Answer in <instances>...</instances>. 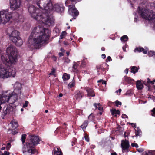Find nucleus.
I'll list each match as a JSON object with an SVG mask.
<instances>
[{
    "mask_svg": "<svg viewBox=\"0 0 155 155\" xmlns=\"http://www.w3.org/2000/svg\"><path fill=\"white\" fill-rule=\"evenodd\" d=\"M51 31L48 29L37 26L34 28L29 38L30 45L38 48L45 43H48Z\"/></svg>",
    "mask_w": 155,
    "mask_h": 155,
    "instance_id": "1",
    "label": "nucleus"
},
{
    "mask_svg": "<svg viewBox=\"0 0 155 155\" xmlns=\"http://www.w3.org/2000/svg\"><path fill=\"white\" fill-rule=\"evenodd\" d=\"M30 140L22 148V152L25 155H31L36 152L35 147L39 143L41 140L38 136H30Z\"/></svg>",
    "mask_w": 155,
    "mask_h": 155,
    "instance_id": "2",
    "label": "nucleus"
},
{
    "mask_svg": "<svg viewBox=\"0 0 155 155\" xmlns=\"http://www.w3.org/2000/svg\"><path fill=\"white\" fill-rule=\"evenodd\" d=\"M47 1L48 3L46 5L42 4V8H44L43 12L48 14L52 11L58 12H61L64 11V8L62 4L57 3L53 5L51 2V0H47Z\"/></svg>",
    "mask_w": 155,
    "mask_h": 155,
    "instance_id": "3",
    "label": "nucleus"
},
{
    "mask_svg": "<svg viewBox=\"0 0 155 155\" xmlns=\"http://www.w3.org/2000/svg\"><path fill=\"white\" fill-rule=\"evenodd\" d=\"M16 74L15 69L12 68L8 69L4 66L0 69V78H7L10 77H14Z\"/></svg>",
    "mask_w": 155,
    "mask_h": 155,
    "instance_id": "4",
    "label": "nucleus"
},
{
    "mask_svg": "<svg viewBox=\"0 0 155 155\" xmlns=\"http://www.w3.org/2000/svg\"><path fill=\"white\" fill-rule=\"evenodd\" d=\"M8 91H4L2 92V94H0V104L8 103L10 99H12L14 101L18 99L15 95H14L13 93L11 92L8 94Z\"/></svg>",
    "mask_w": 155,
    "mask_h": 155,
    "instance_id": "5",
    "label": "nucleus"
},
{
    "mask_svg": "<svg viewBox=\"0 0 155 155\" xmlns=\"http://www.w3.org/2000/svg\"><path fill=\"white\" fill-rule=\"evenodd\" d=\"M10 40L18 47L22 45L23 41L20 37V32L17 30L13 31L9 35Z\"/></svg>",
    "mask_w": 155,
    "mask_h": 155,
    "instance_id": "6",
    "label": "nucleus"
},
{
    "mask_svg": "<svg viewBox=\"0 0 155 155\" xmlns=\"http://www.w3.org/2000/svg\"><path fill=\"white\" fill-rule=\"evenodd\" d=\"M43 13L41 15V19L38 21L42 22L48 26L53 25L54 24V19L52 15H49L48 14Z\"/></svg>",
    "mask_w": 155,
    "mask_h": 155,
    "instance_id": "7",
    "label": "nucleus"
},
{
    "mask_svg": "<svg viewBox=\"0 0 155 155\" xmlns=\"http://www.w3.org/2000/svg\"><path fill=\"white\" fill-rule=\"evenodd\" d=\"M12 18L11 12L8 9L0 11V24H5Z\"/></svg>",
    "mask_w": 155,
    "mask_h": 155,
    "instance_id": "8",
    "label": "nucleus"
},
{
    "mask_svg": "<svg viewBox=\"0 0 155 155\" xmlns=\"http://www.w3.org/2000/svg\"><path fill=\"white\" fill-rule=\"evenodd\" d=\"M28 11L31 16L35 19L38 21V20L41 19V15L40 13H37L39 10L36 9V8L32 5H30L28 8Z\"/></svg>",
    "mask_w": 155,
    "mask_h": 155,
    "instance_id": "9",
    "label": "nucleus"
},
{
    "mask_svg": "<svg viewBox=\"0 0 155 155\" xmlns=\"http://www.w3.org/2000/svg\"><path fill=\"white\" fill-rule=\"evenodd\" d=\"M14 109V107H13L12 104H10L7 105V107H4L3 111L1 112V117L3 119H4V117L7 114H11Z\"/></svg>",
    "mask_w": 155,
    "mask_h": 155,
    "instance_id": "10",
    "label": "nucleus"
},
{
    "mask_svg": "<svg viewBox=\"0 0 155 155\" xmlns=\"http://www.w3.org/2000/svg\"><path fill=\"white\" fill-rule=\"evenodd\" d=\"M14 90L13 92H12V93L14 92V95H15L16 98L18 99V96L20 95L21 92V85L18 82H16L15 83L14 86Z\"/></svg>",
    "mask_w": 155,
    "mask_h": 155,
    "instance_id": "11",
    "label": "nucleus"
},
{
    "mask_svg": "<svg viewBox=\"0 0 155 155\" xmlns=\"http://www.w3.org/2000/svg\"><path fill=\"white\" fill-rule=\"evenodd\" d=\"M68 12L73 16V19H75V17L78 16L79 14V12L75 8L74 5H70L69 6Z\"/></svg>",
    "mask_w": 155,
    "mask_h": 155,
    "instance_id": "12",
    "label": "nucleus"
},
{
    "mask_svg": "<svg viewBox=\"0 0 155 155\" xmlns=\"http://www.w3.org/2000/svg\"><path fill=\"white\" fill-rule=\"evenodd\" d=\"M6 52L8 56L18 55L17 48L15 46L12 45H10L7 48Z\"/></svg>",
    "mask_w": 155,
    "mask_h": 155,
    "instance_id": "13",
    "label": "nucleus"
},
{
    "mask_svg": "<svg viewBox=\"0 0 155 155\" xmlns=\"http://www.w3.org/2000/svg\"><path fill=\"white\" fill-rule=\"evenodd\" d=\"M10 8L13 10L19 8L21 5L20 0H10Z\"/></svg>",
    "mask_w": 155,
    "mask_h": 155,
    "instance_id": "14",
    "label": "nucleus"
},
{
    "mask_svg": "<svg viewBox=\"0 0 155 155\" xmlns=\"http://www.w3.org/2000/svg\"><path fill=\"white\" fill-rule=\"evenodd\" d=\"M17 55L8 56L9 60L8 61V64H16L18 61Z\"/></svg>",
    "mask_w": 155,
    "mask_h": 155,
    "instance_id": "15",
    "label": "nucleus"
},
{
    "mask_svg": "<svg viewBox=\"0 0 155 155\" xmlns=\"http://www.w3.org/2000/svg\"><path fill=\"white\" fill-rule=\"evenodd\" d=\"M129 146V142L128 141L123 140L121 141V147L122 148V151L124 153L125 150H127Z\"/></svg>",
    "mask_w": 155,
    "mask_h": 155,
    "instance_id": "16",
    "label": "nucleus"
},
{
    "mask_svg": "<svg viewBox=\"0 0 155 155\" xmlns=\"http://www.w3.org/2000/svg\"><path fill=\"white\" fill-rule=\"evenodd\" d=\"M84 96V93L81 91H77L75 92L74 97L76 100L79 101Z\"/></svg>",
    "mask_w": 155,
    "mask_h": 155,
    "instance_id": "17",
    "label": "nucleus"
},
{
    "mask_svg": "<svg viewBox=\"0 0 155 155\" xmlns=\"http://www.w3.org/2000/svg\"><path fill=\"white\" fill-rule=\"evenodd\" d=\"M148 50V48L147 47L145 48V49H144L143 48H136L134 51L135 52L137 51L139 52H143V54H146Z\"/></svg>",
    "mask_w": 155,
    "mask_h": 155,
    "instance_id": "18",
    "label": "nucleus"
},
{
    "mask_svg": "<svg viewBox=\"0 0 155 155\" xmlns=\"http://www.w3.org/2000/svg\"><path fill=\"white\" fill-rule=\"evenodd\" d=\"M62 152L58 147H55L53 150V155H62Z\"/></svg>",
    "mask_w": 155,
    "mask_h": 155,
    "instance_id": "19",
    "label": "nucleus"
},
{
    "mask_svg": "<svg viewBox=\"0 0 155 155\" xmlns=\"http://www.w3.org/2000/svg\"><path fill=\"white\" fill-rule=\"evenodd\" d=\"M10 124L12 127V130H15L18 126L17 122L15 120L12 121L11 122Z\"/></svg>",
    "mask_w": 155,
    "mask_h": 155,
    "instance_id": "20",
    "label": "nucleus"
},
{
    "mask_svg": "<svg viewBox=\"0 0 155 155\" xmlns=\"http://www.w3.org/2000/svg\"><path fill=\"white\" fill-rule=\"evenodd\" d=\"M86 91L87 92L88 96L91 97H94L95 96L94 92L91 89L87 88L86 89Z\"/></svg>",
    "mask_w": 155,
    "mask_h": 155,
    "instance_id": "21",
    "label": "nucleus"
},
{
    "mask_svg": "<svg viewBox=\"0 0 155 155\" xmlns=\"http://www.w3.org/2000/svg\"><path fill=\"white\" fill-rule=\"evenodd\" d=\"M1 59L2 61L5 64L8 63V59L7 58V56L5 54H2L1 56Z\"/></svg>",
    "mask_w": 155,
    "mask_h": 155,
    "instance_id": "22",
    "label": "nucleus"
},
{
    "mask_svg": "<svg viewBox=\"0 0 155 155\" xmlns=\"http://www.w3.org/2000/svg\"><path fill=\"white\" fill-rule=\"evenodd\" d=\"M136 87L139 90L142 89L143 88V84L140 81H137Z\"/></svg>",
    "mask_w": 155,
    "mask_h": 155,
    "instance_id": "23",
    "label": "nucleus"
},
{
    "mask_svg": "<svg viewBox=\"0 0 155 155\" xmlns=\"http://www.w3.org/2000/svg\"><path fill=\"white\" fill-rule=\"evenodd\" d=\"M31 0H26V1L29 2L31 1ZM43 0H36V2L39 8L42 9V2H43Z\"/></svg>",
    "mask_w": 155,
    "mask_h": 155,
    "instance_id": "24",
    "label": "nucleus"
},
{
    "mask_svg": "<svg viewBox=\"0 0 155 155\" xmlns=\"http://www.w3.org/2000/svg\"><path fill=\"white\" fill-rule=\"evenodd\" d=\"M94 105L96 109H98L100 111H101L102 110L103 107L101 106L100 103H98V104H97L96 103H94Z\"/></svg>",
    "mask_w": 155,
    "mask_h": 155,
    "instance_id": "25",
    "label": "nucleus"
},
{
    "mask_svg": "<svg viewBox=\"0 0 155 155\" xmlns=\"http://www.w3.org/2000/svg\"><path fill=\"white\" fill-rule=\"evenodd\" d=\"M16 20H18V22H23V16L21 15L17 14Z\"/></svg>",
    "mask_w": 155,
    "mask_h": 155,
    "instance_id": "26",
    "label": "nucleus"
},
{
    "mask_svg": "<svg viewBox=\"0 0 155 155\" xmlns=\"http://www.w3.org/2000/svg\"><path fill=\"white\" fill-rule=\"evenodd\" d=\"M88 124V121L87 120H85L83 124L81 126V127L83 130L84 131V130L85 129Z\"/></svg>",
    "mask_w": 155,
    "mask_h": 155,
    "instance_id": "27",
    "label": "nucleus"
},
{
    "mask_svg": "<svg viewBox=\"0 0 155 155\" xmlns=\"http://www.w3.org/2000/svg\"><path fill=\"white\" fill-rule=\"evenodd\" d=\"M111 114L112 115L116 116V114H119L120 113V112L118 110H111Z\"/></svg>",
    "mask_w": 155,
    "mask_h": 155,
    "instance_id": "28",
    "label": "nucleus"
},
{
    "mask_svg": "<svg viewBox=\"0 0 155 155\" xmlns=\"http://www.w3.org/2000/svg\"><path fill=\"white\" fill-rule=\"evenodd\" d=\"M70 78V75L69 74L66 73L64 74L62 78L64 80H66L69 79Z\"/></svg>",
    "mask_w": 155,
    "mask_h": 155,
    "instance_id": "29",
    "label": "nucleus"
},
{
    "mask_svg": "<svg viewBox=\"0 0 155 155\" xmlns=\"http://www.w3.org/2000/svg\"><path fill=\"white\" fill-rule=\"evenodd\" d=\"M135 131H136L135 136L137 137L141 135V131L139 127H137L136 129H135Z\"/></svg>",
    "mask_w": 155,
    "mask_h": 155,
    "instance_id": "30",
    "label": "nucleus"
},
{
    "mask_svg": "<svg viewBox=\"0 0 155 155\" xmlns=\"http://www.w3.org/2000/svg\"><path fill=\"white\" fill-rule=\"evenodd\" d=\"M128 39V38L127 35H124L121 37L120 40L122 42L127 41Z\"/></svg>",
    "mask_w": 155,
    "mask_h": 155,
    "instance_id": "31",
    "label": "nucleus"
},
{
    "mask_svg": "<svg viewBox=\"0 0 155 155\" xmlns=\"http://www.w3.org/2000/svg\"><path fill=\"white\" fill-rule=\"evenodd\" d=\"M138 71V69L137 67L135 66H133L131 68V72L135 74V73L137 72Z\"/></svg>",
    "mask_w": 155,
    "mask_h": 155,
    "instance_id": "32",
    "label": "nucleus"
},
{
    "mask_svg": "<svg viewBox=\"0 0 155 155\" xmlns=\"http://www.w3.org/2000/svg\"><path fill=\"white\" fill-rule=\"evenodd\" d=\"M75 84V80L73 79L72 81L69 83L68 87L70 88L72 87Z\"/></svg>",
    "mask_w": 155,
    "mask_h": 155,
    "instance_id": "33",
    "label": "nucleus"
},
{
    "mask_svg": "<svg viewBox=\"0 0 155 155\" xmlns=\"http://www.w3.org/2000/svg\"><path fill=\"white\" fill-rule=\"evenodd\" d=\"M74 63L73 66V70L74 72H76L77 71V67L78 66V64L76 62H74Z\"/></svg>",
    "mask_w": 155,
    "mask_h": 155,
    "instance_id": "34",
    "label": "nucleus"
},
{
    "mask_svg": "<svg viewBox=\"0 0 155 155\" xmlns=\"http://www.w3.org/2000/svg\"><path fill=\"white\" fill-rule=\"evenodd\" d=\"M148 54L150 57L153 56L155 55V52L153 51H150L148 52Z\"/></svg>",
    "mask_w": 155,
    "mask_h": 155,
    "instance_id": "35",
    "label": "nucleus"
},
{
    "mask_svg": "<svg viewBox=\"0 0 155 155\" xmlns=\"http://www.w3.org/2000/svg\"><path fill=\"white\" fill-rule=\"evenodd\" d=\"M147 153L148 155H155V150H149Z\"/></svg>",
    "mask_w": 155,
    "mask_h": 155,
    "instance_id": "36",
    "label": "nucleus"
},
{
    "mask_svg": "<svg viewBox=\"0 0 155 155\" xmlns=\"http://www.w3.org/2000/svg\"><path fill=\"white\" fill-rule=\"evenodd\" d=\"M26 136V135L25 134H23L22 135L21 140L23 144L25 142Z\"/></svg>",
    "mask_w": 155,
    "mask_h": 155,
    "instance_id": "37",
    "label": "nucleus"
},
{
    "mask_svg": "<svg viewBox=\"0 0 155 155\" xmlns=\"http://www.w3.org/2000/svg\"><path fill=\"white\" fill-rule=\"evenodd\" d=\"M11 153H9L6 151H5L4 152V154L0 150V155H9Z\"/></svg>",
    "mask_w": 155,
    "mask_h": 155,
    "instance_id": "38",
    "label": "nucleus"
},
{
    "mask_svg": "<svg viewBox=\"0 0 155 155\" xmlns=\"http://www.w3.org/2000/svg\"><path fill=\"white\" fill-rule=\"evenodd\" d=\"M115 103L116 106L118 107H119V105H121L122 104L121 102L118 100L116 101Z\"/></svg>",
    "mask_w": 155,
    "mask_h": 155,
    "instance_id": "39",
    "label": "nucleus"
},
{
    "mask_svg": "<svg viewBox=\"0 0 155 155\" xmlns=\"http://www.w3.org/2000/svg\"><path fill=\"white\" fill-rule=\"evenodd\" d=\"M55 70L54 69H53L51 73L49 74L50 75H54L55 76V74H54V72H55Z\"/></svg>",
    "mask_w": 155,
    "mask_h": 155,
    "instance_id": "40",
    "label": "nucleus"
},
{
    "mask_svg": "<svg viewBox=\"0 0 155 155\" xmlns=\"http://www.w3.org/2000/svg\"><path fill=\"white\" fill-rule=\"evenodd\" d=\"M71 2V0H67L65 1V4L66 6H68L69 7V6L70 5H69V4L70 3V2Z\"/></svg>",
    "mask_w": 155,
    "mask_h": 155,
    "instance_id": "41",
    "label": "nucleus"
},
{
    "mask_svg": "<svg viewBox=\"0 0 155 155\" xmlns=\"http://www.w3.org/2000/svg\"><path fill=\"white\" fill-rule=\"evenodd\" d=\"M11 145L10 143H8L7 144V145L6 147V150H9L10 149V148L11 147Z\"/></svg>",
    "mask_w": 155,
    "mask_h": 155,
    "instance_id": "42",
    "label": "nucleus"
},
{
    "mask_svg": "<svg viewBox=\"0 0 155 155\" xmlns=\"http://www.w3.org/2000/svg\"><path fill=\"white\" fill-rule=\"evenodd\" d=\"M28 101H26L23 104V107L25 108L27 107L28 106Z\"/></svg>",
    "mask_w": 155,
    "mask_h": 155,
    "instance_id": "43",
    "label": "nucleus"
},
{
    "mask_svg": "<svg viewBox=\"0 0 155 155\" xmlns=\"http://www.w3.org/2000/svg\"><path fill=\"white\" fill-rule=\"evenodd\" d=\"M152 113L151 115L155 117V107L151 110Z\"/></svg>",
    "mask_w": 155,
    "mask_h": 155,
    "instance_id": "44",
    "label": "nucleus"
},
{
    "mask_svg": "<svg viewBox=\"0 0 155 155\" xmlns=\"http://www.w3.org/2000/svg\"><path fill=\"white\" fill-rule=\"evenodd\" d=\"M70 60L67 58H65L64 59V62H66L67 63H69V62H70Z\"/></svg>",
    "mask_w": 155,
    "mask_h": 155,
    "instance_id": "45",
    "label": "nucleus"
},
{
    "mask_svg": "<svg viewBox=\"0 0 155 155\" xmlns=\"http://www.w3.org/2000/svg\"><path fill=\"white\" fill-rule=\"evenodd\" d=\"M84 138L86 141L87 142H89V138L87 135H85L84 136Z\"/></svg>",
    "mask_w": 155,
    "mask_h": 155,
    "instance_id": "46",
    "label": "nucleus"
},
{
    "mask_svg": "<svg viewBox=\"0 0 155 155\" xmlns=\"http://www.w3.org/2000/svg\"><path fill=\"white\" fill-rule=\"evenodd\" d=\"M131 146L133 147H135L136 148H137L138 147V144L137 143H132L131 144Z\"/></svg>",
    "mask_w": 155,
    "mask_h": 155,
    "instance_id": "47",
    "label": "nucleus"
},
{
    "mask_svg": "<svg viewBox=\"0 0 155 155\" xmlns=\"http://www.w3.org/2000/svg\"><path fill=\"white\" fill-rule=\"evenodd\" d=\"M14 130H12V134L13 135H15L16 133H18V131L17 130H16L15 131H14Z\"/></svg>",
    "mask_w": 155,
    "mask_h": 155,
    "instance_id": "48",
    "label": "nucleus"
},
{
    "mask_svg": "<svg viewBox=\"0 0 155 155\" xmlns=\"http://www.w3.org/2000/svg\"><path fill=\"white\" fill-rule=\"evenodd\" d=\"M130 79L129 78H125V81H127L128 83H130Z\"/></svg>",
    "mask_w": 155,
    "mask_h": 155,
    "instance_id": "49",
    "label": "nucleus"
},
{
    "mask_svg": "<svg viewBox=\"0 0 155 155\" xmlns=\"http://www.w3.org/2000/svg\"><path fill=\"white\" fill-rule=\"evenodd\" d=\"M72 2H77L79 1H80L81 0H71Z\"/></svg>",
    "mask_w": 155,
    "mask_h": 155,
    "instance_id": "50",
    "label": "nucleus"
},
{
    "mask_svg": "<svg viewBox=\"0 0 155 155\" xmlns=\"http://www.w3.org/2000/svg\"><path fill=\"white\" fill-rule=\"evenodd\" d=\"M122 118H127V115H126L125 114H122Z\"/></svg>",
    "mask_w": 155,
    "mask_h": 155,
    "instance_id": "51",
    "label": "nucleus"
},
{
    "mask_svg": "<svg viewBox=\"0 0 155 155\" xmlns=\"http://www.w3.org/2000/svg\"><path fill=\"white\" fill-rule=\"evenodd\" d=\"M96 68L97 69H99L101 68L102 69V66L101 65H97V66Z\"/></svg>",
    "mask_w": 155,
    "mask_h": 155,
    "instance_id": "52",
    "label": "nucleus"
},
{
    "mask_svg": "<svg viewBox=\"0 0 155 155\" xmlns=\"http://www.w3.org/2000/svg\"><path fill=\"white\" fill-rule=\"evenodd\" d=\"M92 113L88 117V119H90L91 120H92V117L93 116L92 115Z\"/></svg>",
    "mask_w": 155,
    "mask_h": 155,
    "instance_id": "53",
    "label": "nucleus"
},
{
    "mask_svg": "<svg viewBox=\"0 0 155 155\" xmlns=\"http://www.w3.org/2000/svg\"><path fill=\"white\" fill-rule=\"evenodd\" d=\"M66 33L65 31H63L62 32L61 35L62 36H64L66 35Z\"/></svg>",
    "mask_w": 155,
    "mask_h": 155,
    "instance_id": "54",
    "label": "nucleus"
},
{
    "mask_svg": "<svg viewBox=\"0 0 155 155\" xmlns=\"http://www.w3.org/2000/svg\"><path fill=\"white\" fill-rule=\"evenodd\" d=\"M137 151L139 152H141L143 151V150L140 148H139L137 149Z\"/></svg>",
    "mask_w": 155,
    "mask_h": 155,
    "instance_id": "55",
    "label": "nucleus"
},
{
    "mask_svg": "<svg viewBox=\"0 0 155 155\" xmlns=\"http://www.w3.org/2000/svg\"><path fill=\"white\" fill-rule=\"evenodd\" d=\"M107 59L109 61H110L111 60V58L110 56H108L107 58Z\"/></svg>",
    "mask_w": 155,
    "mask_h": 155,
    "instance_id": "56",
    "label": "nucleus"
},
{
    "mask_svg": "<svg viewBox=\"0 0 155 155\" xmlns=\"http://www.w3.org/2000/svg\"><path fill=\"white\" fill-rule=\"evenodd\" d=\"M101 82L102 84H105V85H106V81H103L102 80Z\"/></svg>",
    "mask_w": 155,
    "mask_h": 155,
    "instance_id": "57",
    "label": "nucleus"
},
{
    "mask_svg": "<svg viewBox=\"0 0 155 155\" xmlns=\"http://www.w3.org/2000/svg\"><path fill=\"white\" fill-rule=\"evenodd\" d=\"M130 2L131 3V5H132V3H133L134 2H135V1L136 0H129Z\"/></svg>",
    "mask_w": 155,
    "mask_h": 155,
    "instance_id": "58",
    "label": "nucleus"
},
{
    "mask_svg": "<svg viewBox=\"0 0 155 155\" xmlns=\"http://www.w3.org/2000/svg\"><path fill=\"white\" fill-rule=\"evenodd\" d=\"M101 57L103 59H104L106 58V55L104 54H103L101 55Z\"/></svg>",
    "mask_w": 155,
    "mask_h": 155,
    "instance_id": "59",
    "label": "nucleus"
},
{
    "mask_svg": "<svg viewBox=\"0 0 155 155\" xmlns=\"http://www.w3.org/2000/svg\"><path fill=\"white\" fill-rule=\"evenodd\" d=\"M85 64V62L84 60H83L82 62L81 65L82 66H83Z\"/></svg>",
    "mask_w": 155,
    "mask_h": 155,
    "instance_id": "60",
    "label": "nucleus"
},
{
    "mask_svg": "<svg viewBox=\"0 0 155 155\" xmlns=\"http://www.w3.org/2000/svg\"><path fill=\"white\" fill-rule=\"evenodd\" d=\"M155 82V80H154L153 81H150V83H151V84H154Z\"/></svg>",
    "mask_w": 155,
    "mask_h": 155,
    "instance_id": "61",
    "label": "nucleus"
},
{
    "mask_svg": "<svg viewBox=\"0 0 155 155\" xmlns=\"http://www.w3.org/2000/svg\"><path fill=\"white\" fill-rule=\"evenodd\" d=\"M121 89H119V90L116 91V92L117 93L118 92H119V93H120L121 92Z\"/></svg>",
    "mask_w": 155,
    "mask_h": 155,
    "instance_id": "62",
    "label": "nucleus"
},
{
    "mask_svg": "<svg viewBox=\"0 0 155 155\" xmlns=\"http://www.w3.org/2000/svg\"><path fill=\"white\" fill-rule=\"evenodd\" d=\"M128 69L127 68L124 71V72L125 73H126V74H127L128 73Z\"/></svg>",
    "mask_w": 155,
    "mask_h": 155,
    "instance_id": "63",
    "label": "nucleus"
},
{
    "mask_svg": "<svg viewBox=\"0 0 155 155\" xmlns=\"http://www.w3.org/2000/svg\"><path fill=\"white\" fill-rule=\"evenodd\" d=\"M142 155H148L146 151L144 152L143 153Z\"/></svg>",
    "mask_w": 155,
    "mask_h": 155,
    "instance_id": "64",
    "label": "nucleus"
}]
</instances>
